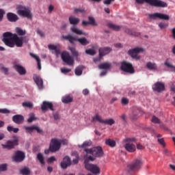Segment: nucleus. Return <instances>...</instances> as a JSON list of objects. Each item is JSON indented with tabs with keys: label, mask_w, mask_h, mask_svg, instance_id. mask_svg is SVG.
<instances>
[{
	"label": "nucleus",
	"mask_w": 175,
	"mask_h": 175,
	"mask_svg": "<svg viewBox=\"0 0 175 175\" xmlns=\"http://www.w3.org/2000/svg\"><path fill=\"white\" fill-rule=\"evenodd\" d=\"M3 40L4 44L8 47L13 48L14 46L16 47H23V38L18 37L16 33H12L11 32H5L3 34Z\"/></svg>",
	"instance_id": "obj_1"
},
{
	"label": "nucleus",
	"mask_w": 175,
	"mask_h": 175,
	"mask_svg": "<svg viewBox=\"0 0 175 175\" xmlns=\"http://www.w3.org/2000/svg\"><path fill=\"white\" fill-rule=\"evenodd\" d=\"M86 154H91L92 156L88 157L89 161H95V158H100L103 155V149L100 146L94 147L90 149H85Z\"/></svg>",
	"instance_id": "obj_2"
},
{
	"label": "nucleus",
	"mask_w": 175,
	"mask_h": 175,
	"mask_svg": "<svg viewBox=\"0 0 175 175\" xmlns=\"http://www.w3.org/2000/svg\"><path fill=\"white\" fill-rule=\"evenodd\" d=\"M139 5H143L144 2L150 5V6H154L155 8H167V3L161 0H135Z\"/></svg>",
	"instance_id": "obj_3"
},
{
	"label": "nucleus",
	"mask_w": 175,
	"mask_h": 175,
	"mask_svg": "<svg viewBox=\"0 0 175 175\" xmlns=\"http://www.w3.org/2000/svg\"><path fill=\"white\" fill-rule=\"evenodd\" d=\"M63 39H65V40H68L71 44H74L75 42H79L81 46H87L88 44H90V42L85 37L80 38H76L72 35H68V36H63Z\"/></svg>",
	"instance_id": "obj_4"
},
{
	"label": "nucleus",
	"mask_w": 175,
	"mask_h": 175,
	"mask_svg": "<svg viewBox=\"0 0 175 175\" xmlns=\"http://www.w3.org/2000/svg\"><path fill=\"white\" fill-rule=\"evenodd\" d=\"M16 13L18 16L22 17H27V18H32V13H31V10L29 8L19 5L16 7Z\"/></svg>",
	"instance_id": "obj_5"
},
{
	"label": "nucleus",
	"mask_w": 175,
	"mask_h": 175,
	"mask_svg": "<svg viewBox=\"0 0 175 175\" xmlns=\"http://www.w3.org/2000/svg\"><path fill=\"white\" fill-rule=\"evenodd\" d=\"M142 165H143V161H142V159H137L128 165L127 171L129 172V173H133L134 172H137V170H139L140 167H142Z\"/></svg>",
	"instance_id": "obj_6"
},
{
	"label": "nucleus",
	"mask_w": 175,
	"mask_h": 175,
	"mask_svg": "<svg viewBox=\"0 0 175 175\" xmlns=\"http://www.w3.org/2000/svg\"><path fill=\"white\" fill-rule=\"evenodd\" d=\"M135 142H136V138L135 137L126 138L124 139V143H126L124 144V148L128 152H135L136 151V146L133 144Z\"/></svg>",
	"instance_id": "obj_7"
},
{
	"label": "nucleus",
	"mask_w": 175,
	"mask_h": 175,
	"mask_svg": "<svg viewBox=\"0 0 175 175\" xmlns=\"http://www.w3.org/2000/svg\"><path fill=\"white\" fill-rule=\"evenodd\" d=\"M93 122H99L100 124H104V125H114L116 124V121L113 118L103 120L102 116L98 114H96L95 116L92 117Z\"/></svg>",
	"instance_id": "obj_8"
},
{
	"label": "nucleus",
	"mask_w": 175,
	"mask_h": 175,
	"mask_svg": "<svg viewBox=\"0 0 175 175\" xmlns=\"http://www.w3.org/2000/svg\"><path fill=\"white\" fill-rule=\"evenodd\" d=\"M120 69L122 72L125 73H129V75H133L135 73V68L132 63L128 62H122L121 63Z\"/></svg>",
	"instance_id": "obj_9"
},
{
	"label": "nucleus",
	"mask_w": 175,
	"mask_h": 175,
	"mask_svg": "<svg viewBox=\"0 0 175 175\" xmlns=\"http://www.w3.org/2000/svg\"><path fill=\"white\" fill-rule=\"evenodd\" d=\"M59 148H61L59 139L53 138L51 140V143L49 145V150L51 152H56V151H59Z\"/></svg>",
	"instance_id": "obj_10"
},
{
	"label": "nucleus",
	"mask_w": 175,
	"mask_h": 175,
	"mask_svg": "<svg viewBox=\"0 0 175 175\" xmlns=\"http://www.w3.org/2000/svg\"><path fill=\"white\" fill-rule=\"evenodd\" d=\"M85 167L87 170L91 172V173H92L93 174H100V168L98 165L91 164L87 162V161H85Z\"/></svg>",
	"instance_id": "obj_11"
},
{
	"label": "nucleus",
	"mask_w": 175,
	"mask_h": 175,
	"mask_svg": "<svg viewBox=\"0 0 175 175\" xmlns=\"http://www.w3.org/2000/svg\"><path fill=\"white\" fill-rule=\"evenodd\" d=\"M113 49L111 47L105 46L101 47L98 49L99 57L94 59V62H98V61H100L102 57H105V55H107Z\"/></svg>",
	"instance_id": "obj_12"
},
{
	"label": "nucleus",
	"mask_w": 175,
	"mask_h": 175,
	"mask_svg": "<svg viewBox=\"0 0 175 175\" xmlns=\"http://www.w3.org/2000/svg\"><path fill=\"white\" fill-rule=\"evenodd\" d=\"M25 159V153L21 150H17L14 152L12 156L13 162H16L17 163H20V162H23Z\"/></svg>",
	"instance_id": "obj_13"
},
{
	"label": "nucleus",
	"mask_w": 175,
	"mask_h": 175,
	"mask_svg": "<svg viewBox=\"0 0 175 175\" xmlns=\"http://www.w3.org/2000/svg\"><path fill=\"white\" fill-rule=\"evenodd\" d=\"M149 18H150L151 20H157V18H159L160 20H165V21H169V20H170V16L166 14L156 12L149 14Z\"/></svg>",
	"instance_id": "obj_14"
},
{
	"label": "nucleus",
	"mask_w": 175,
	"mask_h": 175,
	"mask_svg": "<svg viewBox=\"0 0 175 175\" xmlns=\"http://www.w3.org/2000/svg\"><path fill=\"white\" fill-rule=\"evenodd\" d=\"M144 51V49L143 48H135L133 49H130L129 51V55H131V58H133L134 59H140V57L139 56V53H143Z\"/></svg>",
	"instance_id": "obj_15"
},
{
	"label": "nucleus",
	"mask_w": 175,
	"mask_h": 175,
	"mask_svg": "<svg viewBox=\"0 0 175 175\" xmlns=\"http://www.w3.org/2000/svg\"><path fill=\"white\" fill-rule=\"evenodd\" d=\"M62 59L67 64V65H73L75 60L73 59V57L69 55V53L66 51H64L62 53Z\"/></svg>",
	"instance_id": "obj_16"
},
{
	"label": "nucleus",
	"mask_w": 175,
	"mask_h": 175,
	"mask_svg": "<svg viewBox=\"0 0 175 175\" xmlns=\"http://www.w3.org/2000/svg\"><path fill=\"white\" fill-rule=\"evenodd\" d=\"M14 146H18V139H16L14 140H8L6 142L5 144H3V148H7L8 150H12L14 148Z\"/></svg>",
	"instance_id": "obj_17"
},
{
	"label": "nucleus",
	"mask_w": 175,
	"mask_h": 175,
	"mask_svg": "<svg viewBox=\"0 0 175 175\" xmlns=\"http://www.w3.org/2000/svg\"><path fill=\"white\" fill-rule=\"evenodd\" d=\"M41 110L42 111H47V110L54 111V105L51 102L43 101L42 105H41Z\"/></svg>",
	"instance_id": "obj_18"
},
{
	"label": "nucleus",
	"mask_w": 175,
	"mask_h": 175,
	"mask_svg": "<svg viewBox=\"0 0 175 175\" xmlns=\"http://www.w3.org/2000/svg\"><path fill=\"white\" fill-rule=\"evenodd\" d=\"M152 90L157 92H162V91H165V83L157 82L152 85Z\"/></svg>",
	"instance_id": "obj_19"
},
{
	"label": "nucleus",
	"mask_w": 175,
	"mask_h": 175,
	"mask_svg": "<svg viewBox=\"0 0 175 175\" xmlns=\"http://www.w3.org/2000/svg\"><path fill=\"white\" fill-rule=\"evenodd\" d=\"M14 68L18 73L21 75V76H24L27 75V70H25V68H24V66L20 64H15L14 66Z\"/></svg>",
	"instance_id": "obj_20"
},
{
	"label": "nucleus",
	"mask_w": 175,
	"mask_h": 175,
	"mask_svg": "<svg viewBox=\"0 0 175 175\" xmlns=\"http://www.w3.org/2000/svg\"><path fill=\"white\" fill-rule=\"evenodd\" d=\"M70 157L66 156L64 159L63 161L61 163V167L62 169H66L68 166H70Z\"/></svg>",
	"instance_id": "obj_21"
},
{
	"label": "nucleus",
	"mask_w": 175,
	"mask_h": 175,
	"mask_svg": "<svg viewBox=\"0 0 175 175\" xmlns=\"http://www.w3.org/2000/svg\"><path fill=\"white\" fill-rule=\"evenodd\" d=\"M25 129L28 132H33V131H37L38 133H43V130H42V129H40L39 126L35 125L31 126H25Z\"/></svg>",
	"instance_id": "obj_22"
},
{
	"label": "nucleus",
	"mask_w": 175,
	"mask_h": 175,
	"mask_svg": "<svg viewBox=\"0 0 175 175\" xmlns=\"http://www.w3.org/2000/svg\"><path fill=\"white\" fill-rule=\"evenodd\" d=\"M33 80L36 84L38 85L39 90H43V79H42L39 75H37L33 77Z\"/></svg>",
	"instance_id": "obj_23"
},
{
	"label": "nucleus",
	"mask_w": 175,
	"mask_h": 175,
	"mask_svg": "<svg viewBox=\"0 0 175 175\" xmlns=\"http://www.w3.org/2000/svg\"><path fill=\"white\" fill-rule=\"evenodd\" d=\"M7 18L11 23H16L18 20V16L16 14L9 12L7 14Z\"/></svg>",
	"instance_id": "obj_24"
},
{
	"label": "nucleus",
	"mask_w": 175,
	"mask_h": 175,
	"mask_svg": "<svg viewBox=\"0 0 175 175\" xmlns=\"http://www.w3.org/2000/svg\"><path fill=\"white\" fill-rule=\"evenodd\" d=\"M12 121H14L15 124H23V122H24V116L22 115H15L12 117Z\"/></svg>",
	"instance_id": "obj_25"
},
{
	"label": "nucleus",
	"mask_w": 175,
	"mask_h": 175,
	"mask_svg": "<svg viewBox=\"0 0 175 175\" xmlns=\"http://www.w3.org/2000/svg\"><path fill=\"white\" fill-rule=\"evenodd\" d=\"M146 68L149 70H158V66L157 64L148 62L146 63Z\"/></svg>",
	"instance_id": "obj_26"
},
{
	"label": "nucleus",
	"mask_w": 175,
	"mask_h": 175,
	"mask_svg": "<svg viewBox=\"0 0 175 175\" xmlns=\"http://www.w3.org/2000/svg\"><path fill=\"white\" fill-rule=\"evenodd\" d=\"M69 23L71 25H77L80 23V19L79 18L71 16L69 17Z\"/></svg>",
	"instance_id": "obj_27"
},
{
	"label": "nucleus",
	"mask_w": 175,
	"mask_h": 175,
	"mask_svg": "<svg viewBox=\"0 0 175 175\" xmlns=\"http://www.w3.org/2000/svg\"><path fill=\"white\" fill-rule=\"evenodd\" d=\"M110 68H111V64L107 62L103 63L98 66L99 69H104V70H107Z\"/></svg>",
	"instance_id": "obj_28"
},
{
	"label": "nucleus",
	"mask_w": 175,
	"mask_h": 175,
	"mask_svg": "<svg viewBox=\"0 0 175 175\" xmlns=\"http://www.w3.org/2000/svg\"><path fill=\"white\" fill-rule=\"evenodd\" d=\"M70 30L73 32V33H76L77 35H85V32H83L82 30L76 27H72Z\"/></svg>",
	"instance_id": "obj_29"
},
{
	"label": "nucleus",
	"mask_w": 175,
	"mask_h": 175,
	"mask_svg": "<svg viewBox=\"0 0 175 175\" xmlns=\"http://www.w3.org/2000/svg\"><path fill=\"white\" fill-rule=\"evenodd\" d=\"M126 33L128 35H131V36H140V33L136 32L131 29H125Z\"/></svg>",
	"instance_id": "obj_30"
},
{
	"label": "nucleus",
	"mask_w": 175,
	"mask_h": 175,
	"mask_svg": "<svg viewBox=\"0 0 175 175\" xmlns=\"http://www.w3.org/2000/svg\"><path fill=\"white\" fill-rule=\"evenodd\" d=\"M63 103H72L73 102V98L69 95L65 96L62 99Z\"/></svg>",
	"instance_id": "obj_31"
},
{
	"label": "nucleus",
	"mask_w": 175,
	"mask_h": 175,
	"mask_svg": "<svg viewBox=\"0 0 175 175\" xmlns=\"http://www.w3.org/2000/svg\"><path fill=\"white\" fill-rule=\"evenodd\" d=\"M30 55L37 61L38 70H40L42 69V65L40 64V58H39V56H36L32 53H30Z\"/></svg>",
	"instance_id": "obj_32"
},
{
	"label": "nucleus",
	"mask_w": 175,
	"mask_h": 175,
	"mask_svg": "<svg viewBox=\"0 0 175 175\" xmlns=\"http://www.w3.org/2000/svg\"><path fill=\"white\" fill-rule=\"evenodd\" d=\"M20 173L22 175H29L31 174V170L28 167H25L20 170Z\"/></svg>",
	"instance_id": "obj_33"
},
{
	"label": "nucleus",
	"mask_w": 175,
	"mask_h": 175,
	"mask_svg": "<svg viewBox=\"0 0 175 175\" xmlns=\"http://www.w3.org/2000/svg\"><path fill=\"white\" fill-rule=\"evenodd\" d=\"M37 159L39 161L41 165H46V161H44V157L42 153H38L37 154Z\"/></svg>",
	"instance_id": "obj_34"
},
{
	"label": "nucleus",
	"mask_w": 175,
	"mask_h": 175,
	"mask_svg": "<svg viewBox=\"0 0 175 175\" xmlns=\"http://www.w3.org/2000/svg\"><path fill=\"white\" fill-rule=\"evenodd\" d=\"M105 144L106 146H109V147H114L116 144V141L111 139H107L105 140Z\"/></svg>",
	"instance_id": "obj_35"
},
{
	"label": "nucleus",
	"mask_w": 175,
	"mask_h": 175,
	"mask_svg": "<svg viewBox=\"0 0 175 175\" xmlns=\"http://www.w3.org/2000/svg\"><path fill=\"white\" fill-rule=\"evenodd\" d=\"M108 27L111 28V29H113V31H120L121 29L120 25H117L113 23H109Z\"/></svg>",
	"instance_id": "obj_36"
},
{
	"label": "nucleus",
	"mask_w": 175,
	"mask_h": 175,
	"mask_svg": "<svg viewBox=\"0 0 175 175\" xmlns=\"http://www.w3.org/2000/svg\"><path fill=\"white\" fill-rule=\"evenodd\" d=\"M88 20L89 25H92V27H98V23H96V21H95V18L92 16H89Z\"/></svg>",
	"instance_id": "obj_37"
},
{
	"label": "nucleus",
	"mask_w": 175,
	"mask_h": 175,
	"mask_svg": "<svg viewBox=\"0 0 175 175\" xmlns=\"http://www.w3.org/2000/svg\"><path fill=\"white\" fill-rule=\"evenodd\" d=\"M15 31L17 35H19V36H24V35H25L26 33L25 30H23V29H21V27H16L15 29Z\"/></svg>",
	"instance_id": "obj_38"
},
{
	"label": "nucleus",
	"mask_w": 175,
	"mask_h": 175,
	"mask_svg": "<svg viewBox=\"0 0 175 175\" xmlns=\"http://www.w3.org/2000/svg\"><path fill=\"white\" fill-rule=\"evenodd\" d=\"M83 66L77 67L75 69V75L77 76H81V75H83Z\"/></svg>",
	"instance_id": "obj_39"
},
{
	"label": "nucleus",
	"mask_w": 175,
	"mask_h": 175,
	"mask_svg": "<svg viewBox=\"0 0 175 175\" xmlns=\"http://www.w3.org/2000/svg\"><path fill=\"white\" fill-rule=\"evenodd\" d=\"M72 155L75 157V159H74L72 161L74 165L79 163V153H77V152H73Z\"/></svg>",
	"instance_id": "obj_40"
},
{
	"label": "nucleus",
	"mask_w": 175,
	"mask_h": 175,
	"mask_svg": "<svg viewBox=\"0 0 175 175\" xmlns=\"http://www.w3.org/2000/svg\"><path fill=\"white\" fill-rule=\"evenodd\" d=\"M169 27V24L165 22H161L159 23V27L160 29H166Z\"/></svg>",
	"instance_id": "obj_41"
},
{
	"label": "nucleus",
	"mask_w": 175,
	"mask_h": 175,
	"mask_svg": "<svg viewBox=\"0 0 175 175\" xmlns=\"http://www.w3.org/2000/svg\"><path fill=\"white\" fill-rule=\"evenodd\" d=\"M7 129H8V132H14V133H17V132H18V131H19L18 128H14L12 126H8L7 127Z\"/></svg>",
	"instance_id": "obj_42"
},
{
	"label": "nucleus",
	"mask_w": 175,
	"mask_h": 175,
	"mask_svg": "<svg viewBox=\"0 0 175 175\" xmlns=\"http://www.w3.org/2000/svg\"><path fill=\"white\" fill-rule=\"evenodd\" d=\"M22 106H23V107H29V109H32V107H33V104L31 102H24L23 103Z\"/></svg>",
	"instance_id": "obj_43"
},
{
	"label": "nucleus",
	"mask_w": 175,
	"mask_h": 175,
	"mask_svg": "<svg viewBox=\"0 0 175 175\" xmlns=\"http://www.w3.org/2000/svg\"><path fill=\"white\" fill-rule=\"evenodd\" d=\"M0 70L4 73V75H8L9 72V68L5 67L3 65H0Z\"/></svg>",
	"instance_id": "obj_44"
},
{
	"label": "nucleus",
	"mask_w": 175,
	"mask_h": 175,
	"mask_svg": "<svg viewBox=\"0 0 175 175\" xmlns=\"http://www.w3.org/2000/svg\"><path fill=\"white\" fill-rule=\"evenodd\" d=\"M85 53L88 55H95V54H96V52L92 49H89L85 50Z\"/></svg>",
	"instance_id": "obj_45"
},
{
	"label": "nucleus",
	"mask_w": 175,
	"mask_h": 175,
	"mask_svg": "<svg viewBox=\"0 0 175 175\" xmlns=\"http://www.w3.org/2000/svg\"><path fill=\"white\" fill-rule=\"evenodd\" d=\"M70 51H71L73 57H79V52L76 51V49H75L74 47H70Z\"/></svg>",
	"instance_id": "obj_46"
},
{
	"label": "nucleus",
	"mask_w": 175,
	"mask_h": 175,
	"mask_svg": "<svg viewBox=\"0 0 175 175\" xmlns=\"http://www.w3.org/2000/svg\"><path fill=\"white\" fill-rule=\"evenodd\" d=\"M35 120H36V118H35V113H30L29 118L27 120V122H33V121H35Z\"/></svg>",
	"instance_id": "obj_47"
},
{
	"label": "nucleus",
	"mask_w": 175,
	"mask_h": 175,
	"mask_svg": "<svg viewBox=\"0 0 175 175\" xmlns=\"http://www.w3.org/2000/svg\"><path fill=\"white\" fill-rule=\"evenodd\" d=\"M152 122H153V124H161V120L157 116H153L152 118Z\"/></svg>",
	"instance_id": "obj_48"
},
{
	"label": "nucleus",
	"mask_w": 175,
	"mask_h": 175,
	"mask_svg": "<svg viewBox=\"0 0 175 175\" xmlns=\"http://www.w3.org/2000/svg\"><path fill=\"white\" fill-rule=\"evenodd\" d=\"M92 144L91 141H86L83 142V144L81 146V148H84L85 147H90Z\"/></svg>",
	"instance_id": "obj_49"
},
{
	"label": "nucleus",
	"mask_w": 175,
	"mask_h": 175,
	"mask_svg": "<svg viewBox=\"0 0 175 175\" xmlns=\"http://www.w3.org/2000/svg\"><path fill=\"white\" fill-rule=\"evenodd\" d=\"M8 170V164L0 165V173L1 172H6Z\"/></svg>",
	"instance_id": "obj_50"
},
{
	"label": "nucleus",
	"mask_w": 175,
	"mask_h": 175,
	"mask_svg": "<svg viewBox=\"0 0 175 175\" xmlns=\"http://www.w3.org/2000/svg\"><path fill=\"white\" fill-rule=\"evenodd\" d=\"M121 103L123 105V106H125L129 103V99L127 98L123 97L121 100Z\"/></svg>",
	"instance_id": "obj_51"
},
{
	"label": "nucleus",
	"mask_w": 175,
	"mask_h": 175,
	"mask_svg": "<svg viewBox=\"0 0 175 175\" xmlns=\"http://www.w3.org/2000/svg\"><path fill=\"white\" fill-rule=\"evenodd\" d=\"M0 113L1 114H10V110L4 108V109H0Z\"/></svg>",
	"instance_id": "obj_52"
},
{
	"label": "nucleus",
	"mask_w": 175,
	"mask_h": 175,
	"mask_svg": "<svg viewBox=\"0 0 175 175\" xmlns=\"http://www.w3.org/2000/svg\"><path fill=\"white\" fill-rule=\"evenodd\" d=\"M75 13H84L85 12V10L83 8H75L74 10Z\"/></svg>",
	"instance_id": "obj_53"
},
{
	"label": "nucleus",
	"mask_w": 175,
	"mask_h": 175,
	"mask_svg": "<svg viewBox=\"0 0 175 175\" xmlns=\"http://www.w3.org/2000/svg\"><path fill=\"white\" fill-rule=\"evenodd\" d=\"M164 65H165V66H167V68H171L172 69H174L175 68L174 66L172 65V64H170L167 61L165 62Z\"/></svg>",
	"instance_id": "obj_54"
},
{
	"label": "nucleus",
	"mask_w": 175,
	"mask_h": 175,
	"mask_svg": "<svg viewBox=\"0 0 175 175\" xmlns=\"http://www.w3.org/2000/svg\"><path fill=\"white\" fill-rule=\"evenodd\" d=\"M59 142L60 143V146L62 144L63 146L68 145V141L66 139H59Z\"/></svg>",
	"instance_id": "obj_55"
},
{
	"label": "nucleus",
	"mask_w": 175,
	"mask_h": 175,
	"mask_svg": "<svg viewBox=\"0 0 175 175\" xmlns=\"http://www.w3.org/2000/svg\"><path fill=\"white\" fill-rule=\"evenodd\" d=\"M72 70L69 69V68H61V72L62 73H64L66 75V73H69V72H70Z\"/></svg>",
	"instance_id": "obj_56"
},
{
	"label": "nucleus",
	"mask_w": 175,
	"mask_h": 175,
	"mask_svg": "<svg viewBox=\"0 0 175 175\" xmlns=\"http://www.w3.org/2000/svg\"><path fill=\"white\" fill-rule=\"evenodd\" d=\"M157 140H158L159 144L163 146V147H165V140L163 139V138H158Z\"/></svg>",
	"instance_id": "obj_57"
},
{
	"label": "nucleus",
	"mask_w": 175,
	"mask_h": 175,
	"mask_svg": "<svg viewBox=\"0 0 175 175\" xmlns=\"http://www.w3.org/2000/svg\"><path fill=\"white\" fill-rule=\"evenodd\" d=\"M139 113H140V111L139 109L137 110V113H135V112L133 114V120H137V116H139Z\"/></svg>",
	"instance_id": "obj_58"
},
{
	"label": "nucleus",
	"mask_w": 175,
	"mask_h": 175,
	"mask_svg": "<svg viewBox=\"0 0 175 175\" xmlns=\"http://www.w3.org/2000/svg\"><path fill=\"white\" fill-rule=\"evenodd\" d=\"M54 161H55V157L52 156L48 159L47 162H48V163H53V162H54Z\"/></svg>",
	"instance_id": "obj_59"
},
{
	"label": "nucleus",
	"mask_w": 175,
	"mask_h": 175,
	"mask_svg": "<svg viewBox=\"0 0 175 175\" xmlns=\"http://www.w3.org/2000/svg\"><path fill=\"white\" fill-rule=\"evenodd\" d=\"M48 48L49 49V50H54V51L57 50V46L53 44L48 45Z\"/></svg>",
	"instance_id": "obj_60"
},
{
	"label": "nucleus",
	"mask_w": 175,
	"mask_h": 175,
	"mask_svg": "<svg viewBox=\"0 0 175 175\" xmlns=\"http://www.w3.org/2000/svg\"><path fill=\"white\" fill-rule=\"evenodd\" d=\"M3 14H5V11L0 9V21H2L3 19Z\"/></svg>",
	"instance_id": "obj_61"
},
{
	"label": "nucleus",
	"mask_w": 175,
	"mask_h": 175,
	"mask_svg": "<svg viewBox=\"0 0 175 175\" xmlns=\"http://www.w3.org/2000/svg\"><path fill=\"white\" fill-rule=\"evenodd\" d=\"M115 0H105L104 5H111V2H114Z\"/></svg>",
	"instance_id": "obj_62"
},
{
	"label": "nucleus",
	"mask_w": 175,
	"mask_h": 175,
	"mask_svg": "<svg viewBox=\"0 0 175 175\" xmlns=\"http://www.w3.org/2000/svg\"><path fill=\"white\" fill-rule=\"evenodd\" d=\"M170 88H171V91H172V92H174V94H175V82L173 83L171 85Z\"/></svg>",
	"instance_id": "obj_63"
},
{
	"label": "nucleus",
	"mask_w": 175,
	"mask_h": 175,
	"mask_svg": "<svg viewBox=\"0 0 175 175\" xmlns=\"http://www.w3.org/2000/svg\"><path fill=\"white\" fill-rule=\"evenodd\" d=\"M53 118L54 120H59V114L58 113H54L53 114Z\"/></svg>",
	"instance_id": "obj_64"
}]
</instances>
